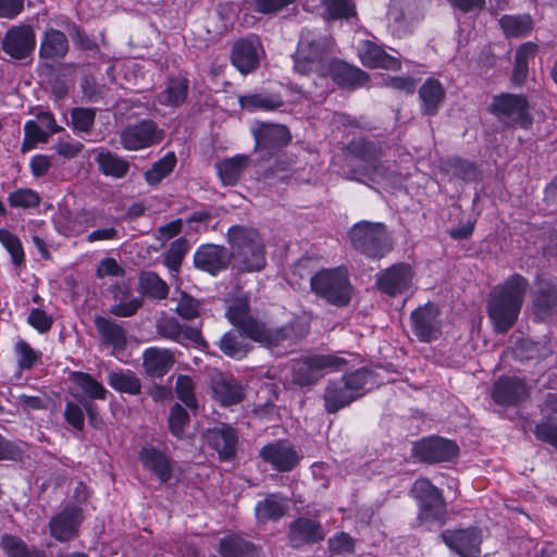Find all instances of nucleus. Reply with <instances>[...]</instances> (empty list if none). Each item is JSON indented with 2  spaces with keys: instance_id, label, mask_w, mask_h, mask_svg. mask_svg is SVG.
<instances>
[{
  "instance_id": "52",
  "label": "nucleus",
  "mask_w": 557,
  "mask_h": 557,
  "mask_svg": "<svg viewBox=\"0 0 557 557\" xmlns=\"http://www.w3.org/2000/svg\"><path fill=\"white\" fill-rule=\"evenodd\" d=\"M250 546L237 535L231 534L222 539L220 553L223 557H242L248 553Z\"/></svg>"
},
{
  "instance_id": "36",
  "label": "nucleus",
  "mask_w": 557,
  "mask_h": 557,
  "mask_svg": "<svg viewBox=\"0 0 557 557\" xmlns=\"http://www.w3.org/2000/svg\"><path fill=\"white\" fill-rule=\"evenodd\" d=\"M507 38H518L529 35L534 26L530 14L504 15L498 21Z\"/></svg>"
},
{
  "instance_id": "30",
  "label": "nucleus",
  "mask_w": 557,
  "mask_h": 557,
  "mask_svg": "<svg viewBox=\"0 0 557 557\" xmlns=\"http://www.w3.org/2000/svg\"><path fill=\"white\" fill-rule=\"evenodd\" d=\"M539 52V45L533 41L521 44L515 53V63L511 73V82L517 86L525 83L529 75V61Z\"/></svg>"
},
{
  "instance_id": "53",
  "label": "nucleus",
  "mask_w": 557,
  "mask_h": 557,
  "mask_svg": "<svg viewBox=\"0 0 557 557\" xmlns=\"http://www.w3.org/2000/svg\"><path fill=\"white\" fill-rule=\"evenodd\" d=\"M0 243L11 255L12 261L16 265L24 262V251L20 238L9 232L8 230L0 228Z\"/></svg>"
},
{
  "instance_id": "3",
  "label": "nucleus",
  "mask_w": 557,
  "mask_h": 557,
  "mask_svg": "<svg viewBox=\"0 0 557 557\" xmlns=\"http://www.w3.org/2000/svg\"><path fill=\"white\" fill-rule=\"evenodd\" d=\"M226 315L230 322L246 336L267 347L290 346L309 333L307 317H297L281 327H265L264 324L249 315L248 305L242 300L230 306Z\"/></svg>"
},
{
  "instance_id": "26",
  "label": "nucleus",
  "mask_w": 557,
  "mask_h": 557,
  "mask_svg": "<svg viewBox=\"0 0 557 557\" xmlns=\"http://www.w3.org/2000/svg\"><path fill=\"white\" fill-rule=\"evenodd\" d=\"M446 96L442 83L435 78H428L419 89L421 111L426 115H435L438 112Z\"/></svg>"
},
{
  "instance_id": "59",
  "label": "nucleus",
  "mask_w": 557,
  "mask_h": 557,
  "mask_svg": "<svg viewBox=\"0 0 557 557\" xmlns=\"http://www.w3.org/2000/svg\"><path fill=\"white\" fill-rule=\"evenodd\" d=\"M95 120V111L91 109L76 108L72 111V124L78 132H88Z\"/></svg>"
},
{
  "instance_id": "38",
  "label": "nucleus",
  "mask_w": 557,
  "mask_h": 557,
  "mask_svg": "<svg viewBox=\"0 0 557 557\" xmlns=\"http://www.w3.org/2000/svg\"><path fill=\"white\" fill-rule=\"evenodd\" d=\"M290 537L295 545L304 542H318L324 537L321 525L307 518H300L290 527Z\"/></svg>"
},
{
  "instance_id": "44",
  "label": "nucleus",
  "mask_w": 557,
  "mask_h": 557,
  "mask_svg": "<svg viewBox=\"0 0 557 557\" xmlns=\"http://www.w3.org/2000/svg\"><path fill=\"white\" fill-rule=\"evenodd\" d=\"M238 101L242 109L250 112L258 110H275L283 104L281 97L274 94H252L240 96Z\"/></svg>"
},
{
  "instance_id": "41",
  "label": "nucleus",
  "mask_w": 557,
  "mask_h": 557,
  "mask_svg": "<svg viewBox=\"0 0 557 557\" xmlns=\"http://www.w3.org/2000/svg\"><path fill=\"white\" fill-rule=\"evenodd\" d=\"M215 398L224 406L239 403L243 397L242 386L232 377H220L213 382Z\"/></svg>"
},
{
  "instance_id": "43",
  "label": "nucleus",
  "mask_w": 557,
  "mask_h": 557,
  "mask_svg": "<svg viewBox=\"0 0 557 557\" xmlns=\"http://www.w3.org/2000/svg\"><path fill=\"white\" fill-rule=\"evenodd\" d=\"M246 337L240 330L230 331L221 337L220 349L231 358L243 359L250 348Z\"/></svg>"
},
{
  "instance_id": "8",
  "label": "nucleus",
  "mask_w": 557,
  "mask_h": 557,
  "mask_svg": "<svg viewBox=\"0 0 557 557\" xmlns=\"http://www.w3.org/2000/svg\"><path fill=\"white\" fill-rule=\"evenodd\" d=\"M347 361L338 355H312L293 364V381L305 386L317 382L323 375L345 369Z\"/></svg>"
},
{
  "instance_id": "62",
  "label": "nucleus",
  "mask_w": 557,
  "mask_h": 557,
  "mask_svg": "<svg viewBox=\"0 0 557 557\" xmlns=\"http://www.w3.org/2000/svg\"><path fill=\"white\" fill-rule=\"evenodd\" d=\"M23 444H17L5 440L0 434V460H20L23 456Z\"/></svg>"
},
{
  "instance_id": "14",
  "label": "nucleus",
  "mask_w": 557,
  "mask_h": 557,
  "mask_svg": "<svg viewBox=\"0 0 557 557\" xmlns=\"http://www.w3.org/2000/svg\"><path fill=\"white\" fill-rule=\"evenodd\" d=\"M442 539L460 557H478L481 553L482 532L475 527L446 530L442 533Z\"/></svg>"
},
{
  "instance_id": "34",
  "label": "nucleus",
  "mask_w": 557,
  "mask_h": 557,
  "mask_svg": "<svg viewBox=\"0 0 557 557\" xmlns=\"http://www.w3.org/2000/svg\"><path fill=\"white\" fill-rule=\"evenodd\" d=\"M354 394L348 389L344 380L330 383L324 393L325 408L329 412H336L354 401Z\"/></svg>"
},
{
  "instance_id": "22",
  "label": "nucleus",
  "mask_w": 557,
  "mask_h": 557,
  "mask_svg": "<svg viewBox=\"0 0 557 557\" xmlns=\"http://www.w3.org/2000/svg\"><path fill=\"white\" fill-rule=\"evenodd\" d=\"M357 51L361 63L368 67H381L386 70L400 69V61L387 54L381 47L369 40H360Z\"/></svg>"
},
{
  "instance_id": "63",
  "label": "nucleus",
  "mask_w": 557,
  "mask_h": 557,
  "mask_svg": "<svg viewBox=\"0 0 557 557\" xmlns=\"http://www.w3.org/2000/svg\"><path fill=\"white\" fill-rule=\"evenodd\" d=\"M27 321L40 333L49 331L53 324V319L40 309H33L27 318Z\"/></svg>"
},
{
  "instance_id": "40",
  "label": "nucleus",
  "mask_w": 557,
  "mask_h": 557,
  "mask_svg": "<svg viewBox=\"0 0 557 557\" xmlns=\"http://www.w3.org/2000/svg\"><path fill=\"white\" fill-rule=\"evenodd\" d=\"M108 384L120 393L138 395L141 391L140 380L131 370H114L108 374Z\"/></svg>"
},
{
  "instance_id": "15",
  "label": "nucleus",
  "mask_w": 557,
  "mask_h": 557,
  "mask_svg": "<svg viewBox=\"0 0 557 557\" xmlns=\"http://www.w3.org/2000/svg\"><path fill=\"white\" fill-rule=\"evenodd\" d=\"M413 277L409 264L397 263L377 274L376 285L382 293L389 296L401 295L411 288Z\"/></svg>"
},
{
  "instance_id": "47",
  "label": "nucleus",
  "mask_w": 557,
  "mask_h": 557,
  "mask_svg": "<svg viewBox=\"0 0 557 557\" xmlns=\"http://www.w3.org/2000/svg\"><path fill=\"white\" fill-rule=\"evenodd\" d=\"M188 251V244L185 238L174 240L164 255L163 263L170 270L171 275L175 278L180 272L181 264Z\"/></svg>"
},
{
  "instance_id": "10",
  "label": "nucleus",
  "mask_w": 557,
  "mask_h": 557,
  "mask_svg": "<svg viewBox=\"0 0 557 557\" xmlns=\"http://www.w3.org/2000/svg\"><path fill=\"white\" fill-rule=\"evenodd\" d=\"M412 494L420 505V520L442 524L445 516V503L438 488L428 479L421 478L414 482Z\"/></svg>"
},
{
  "instance_id": "17",
  "label": "nucleus",
  "mask_w": 557,
  "mask_h": 557,
  "mask_svg": "<svg viewBox=\"0 0 557 557\" xmlns=\"http://www.w3.org/2000/svg\"><path fill=\"white\" fill-rule=\"evenodd\" d=\"M260 456L273 469L281 472L293 470L300 459L296 449L289 443L283 441L265 445L260 450Z\"/></svg>"
},
{
  "instance_id": "60",
  "label": "nucleus",
  "mask_w": 557,
  "mask_h": 557,
  "mask_svg": "<svg viewBox=\"0 0 557 557\" xmlns=\"http://www.w3.org/2000/svg\"><path fill=\"white\" fill-rule=\"evenodd\" d=\"M64 417L66 422L76 430H83L85 424L84 407L82 403L67 401L65 405Z\"/></svg>"
},
{
  "instance_id": "2",
  "label": "nucleus",
  "mask_w": 557,
  "mask_h": 557,
  "mask_svg": "<svg viewBox=\"0 0 557 557\" xmlns=\"http://www.w3.org/2000/svg\"><path fill=\"white\" fill-rule=\"evenodd\" d=\"M341 174L350 180L376 185V188H395L401 183V174L394 163L381 160L377 147L362 138L349 143L343 156Z\"/></svg>"
},
{
  "instance_id": "27",
  "label": "nucleus",
  "mask_w": 557,
  "mask_h": 557,
  "mask_svg": "<svg viewBox=\"0 0 557 557\" xmlns=\"http://www.w3.org/2000/svg\"><path fill=\"white\" fill-rule=\"evenodd\" d=\"M95 326L103 344L112 347L113 351L123 350L126 346V332L123 326L111 319L95 318Z\"/></svg>"
},
{
  "instance_id": "16",
  "label": "nucleus",
  "mask_w": 557,
  "mask_h": 557,
  "mask_svg": "<svg viewBox=\"0 0 557 557\" xmlns=\"http://www.w3.org/2000/svg\"><path fill=\"white\" fill-rule=\"evenodd\" d=\"M264 51L260 40L257 37H250L238 40L232 49V64L242 73L253 72L260 63Z\"/></svg>"
},
{
  "instance_id": "51",
  "label": "nucleus",
  "mask_w": 557,
  "mask_h": 557,
  "mask_svg": "<svg viewBox=\"0 0 557 557\" xmlns=\"http://www.w3.org/2000/svg\"><path fill=\"white\" fill-rule=\"evenodd\" d=\"M14 350L16 354L18 367L22 370L32 369L36 363L39 362L41 358V352L32 348L24 341H18L14 346Z\"/></svg>"
},
{
  "instance_id": "50",
  "label": "nucleus",
  "mask_w": 557,
  "mask_h": 557,
  "mask_svg": "<svg viewBox=\"0 0 557 557\" xmlns=\"http://www.w3.org/2000/svg\"><path fill=\"white\" fill-rule=\"evenodd\" d=\"M40 196L30 188H20L9 194L8 201L13 208L33 209L39 206Z\"/></svg>"
},
{
  "instance_id": "28",
  "label": "nucleus",
  "mask_w": 557,
  "mask_h": 557,
  "mask_svg": "<svg viewBox=\"0 0 557 557\" xmlns=\"http://www.w3.org/2000/svg\"><path fill=\"white\" fill-rule=\"evenodd\" d=\"M174 357L168 349L150 347L144 352V368L152 377H161L173 367Z\"/></svg>"
},
{
  "instance_id": "24",
  "label": "nucleus",
  "mask_w": 557,
  "mask_h": 557,
  "mask_svg": "<svg viewBox=\"0 0 557 557\" xmlns=\"http://www.w3.org/2000/svg\"><path fill=\"white\" fill-rule=\"evenodd\" d=\"M528 396L527 384L517 377H502L494 385L493 398L502 405H517Z\"/></svg>"
},
{
  "instance_id": "4",
  "label": "nucleus",
  "mask_w": 557,
  "mask_h": 557,
  "mask_svg": "<svg viewBox=\"0 0 557 557\" xmlns=\"http://www.w3.org/2000/svg\"><path fill=\"white\" fill-rule=\"evenodd\" d=\"M528 286V280L515 273L495 287L490 304V319L497 333H506L517 322Z\"/></svg>"
},
{
  "instance_id": "31",
  "label": "nucleus",
  "mask_w": 557,
  "mask_h": 557,
  "mask_svg": "<svg viewBox=\"0 0 557 557\" xmlns=\"http://www.w3.org/2000/svg\"><path fill=\"white\" fill-rule=\"evenodd\" d=\"M249 158L237 154L215 163L218 175L225 186H233L239 180L243 171L248 166Z\"/></svg>"
},
{
  "instance_id": "33",
  "label": "nucleus",
  "mask_w": 557,
  "mask_h": 557,
  "mask_svg": "<svg viewBox=\"0 0 557 557\" xmlns=\"http://www.w3.org/2000/svg\"><path fill=\"white\" fill-rule=\"evenodd\" d=\"M67 50V38L62 32L57 29H49L45 33L39 49L41 58L52 60L63 58Z\"/></svg>"
},
{
  "instance_id": "46",
  "label": "nucleus",
  "mask_w": 557,
  "mask_h": 557,
  "mask_svg": "<svg viewBox=\"0 0 557 557\" xmlns=\"http://www.w3.org/2000/svg\"><path fill=\"white\" fill-rule=\"evenodd\" d=\"M286 504L277 495H270L256 505V517L258 521L277 520L284 516Z\"/></svg>"
},
{
  "instance_id": "49",
  "label": "nucleus",
  "mask_w": 557,
  "mask_h": 557,
  "mask_svg": "<svg viewBox=\"0 0 557 557\" xmlns=\"http://www.w3.org/2000/svg\"><path fill=\"white\" fill-rule=\"evenodd\" d=\"M176 164V157L173 152L166 153L162 159L153 164V166L146 172V181L150 185H156L169 175Z\"/></svg>"
},
{
  "instance_id": "64",
  "label": "nucleus",
  "mask_w": 557,
  "mask_h": 557,
  "mask_svg": "<svg viewBox=\"0 0 557 557\" xmlns=\"http://www.w3.org/2000/svg\"><path fill=\"white\" fill-rule=\"evenodd\" d=\"M330 549L335 554H349L354 550V541L347 533L341 532L329 540Z\"/></svg>"
},
{
  "instance_id": "57",
  "label": "nucleus",
  "mask_w": 557,
  "mask_h": 557,
  "mask_svg": "<svg viewBox=\"0 0 557 557\" xmlns=\"http://www.w3.org/2000/svg\"><path fill=\"white\" fill-rule=\"evenodd\" d=\"M194 382L187 375H180L176 380V395L188 407H196V398L194 394Z\"/></svg>"
},
{
  "instance_id": "25",
  "label": "nucleus",
  "mask_w": 557,
  "mask_h": 557,
  "mask_svg": "<svg viewBox=\"0 0 557 557\" xmlns=\"http://www.w3.org/2000/svg\"><path fill=\"white\" fill-rule=\"evenodd\" d=\"M256 147L262 149H275L287 145L290 134L284 125L261 123L252 129Z\"/></svg>"
},
{
  "instance_id": "35",
  "label": "nucleus",
  "mask_w": 557,
  "mask_h": 557,
  "mask_svg": "<svg viewBox=\"0 0 557 557\" xmlns=\"http://www.w3.org/2000/svg\"><path fill=\"white\" fill-rule=\"evenodd\" d=\"M188 91V81L184 77L170 78L166 83L165 89L158 94L157 102L169 107L181 106Z\"/></svg>"
},
{
  "instance_id": "18",
  "label": "nucleus",
  "mask_w": 557,
  "mask_h": 557,
  "mask_svg": "<svg viewBox=\"0 0 557 557\" xmlns=\"http://www.w3.org/2000/svg\"><path fill=\"white\" fill-rule=\"evenodd\" d=\"M36 46V37L28 25L10 28L3 39V50L14 59H24L29 55Z\"/></svg>"
},
{
  "instance_id": "54",
  "label": "nucleus",
  "mask_w": 557,
  "mask_h": 557,
  "mask_svg": "<svg viewBox=\"0 0 557 557\" xmlns=\"http://www.w3.org/2000/svg\"><path fill=\"white\" fill-rule=\"evenodd\" d=\"M370 379L371 373L367 370H357L343 376L344 383L349 392H352L355 399L363 395Z\"/></svg>"
},
{
  "instance_id": "11",
  "label": "nucleus",
  "mask_w": 557,
  "mask_h": 557,
  "mask_svg": "<svg viewBox=\"0 0 557 557\" xmlns=\"http://www.w3.org/2000/svg\"><path fill=\"white\" fill-rule=\"evenodd\" d=\"M163 138V131L156 122L144 120L126 126L121 132V144L124 149L136 151L159 144Z\"/></svg>"
},
{
  "instance_id": "45",
  "label": "nucleus",
  "mask_w": 557,
  "mask_h": 557,
  "mask_svg": "<svg viewBox=\"0 0 557 557\" xmlns=\"http://www.w3.org/2000/svg\"><path fill=\"white\" fill-rule=\"evenodd\" d=\"M139 290L143 295L154 299H164L169 294V286L154 272H144L139 276Z\"/></svg>"
},
{
  "instance_id": "48",
  "label": "nucleus",
  "mask_w": 557,
  "mask_h": 557,
  "mask_svg": "<svg viewBox=\"0 0 557 557\" xmlns=\"http://www.w3.org/2000/svg\"><path fill=\"white\" fill-rule=\"evenodd\" d=\"M1 545L8 557H46L44 552L29 548L21 539L13 535H3Z\"/></svg>"
},
{
  "instance_id": "19",
  "label": "nucleus",
  "mask_w": 557,
  "mask_h": 557,
  "mask_svg": "<svg viewBox=\"0 0 557 557\" xmlns=\"http://www.w3.org/2000/svg\"><path fill=\"white\" fill-rule=\"evenodd\" d=\"M231 259V252L225 247L212 244L200 246L194 255L196 268L211 274L225 270Z\"/></svg>"
},
{
  "instance_id": "7",
  "label": "nucleus",
  "mask_w": 557,
  "mask_h": 557,
  "mask_svg": "<svg viewBox=\"0 0 557 557\" xmlns=\"http://www.w3.org/2000/svg\"><path fill=\"white\" fill-rule=\"evenodd\" d=\"M354 247L370 258H382L391 250V243L382 223L358 222L350 233Z\"/></svg>"
},
{
  "instance_id": "42",
  "label": "nucleus",
  "mask_w": 557,
  "mask_h": 557,
  "mask_svg": "<svg viewBox=\"0 0 557 557\" xmlns=\"http://www.w3.org/2000/svg\"><path fill=\"white\" fill-rule=\"evenodd\" d=\"M158 329L164 336L178 343L184 341L198 343L201 337L198 329L182 325L174 319L162 321L159 323Z\"/></svg>"
},
{
  "instance_id": "58",
  "label": "nucleus",
  "mask_w": 557,
  "mask_h": 557,
  "mask_svg": "<svg viewBox=\"0 0 557 557\" xmlns=\"http://www.w3.org/2000/svg\"><path fill=\"white\" fill-rule=\"evenodd\" d=\"M329 15L333 18L349 17L355 13L352 0H323Z\"/></svg>"
},
{
  "instance_id": "21",
  "label": "nucleus",
  "mask_w": 557,
  "mask_h": 557,
  "mask_svg": "<svg viewBox=\"0 0 557 557\" xmlns=\"http://www.w3.org/2000/svg\"><path fill=\"white\" fill-rule=\"evenodd\" d=\"M532 309L539 320H546L557 312V282H541L532 293Z\"/></svg>"
},
{
  "instance_id": "5",
  "label": "nucleus",
  "mask_w": 557,
  "mask_h": 557,
  "mask_svg": "<svg viewBox=\"0 0 557 557\" xmlns=\"http://www.w3.org/2000/svg\"><path fill=\"white\" fill-rule=\"evenodd\" d=\"M233 268L238 272H256L265 267V247L260 234L250 227L234 225L227 232Z\"/></svg>"
},
{
  "instance_id": "1",
  "label": "nucleus",
  "mask_w": 557,
  "mask_h": 557,
  "mask_svg": "<svg viewBox=\"0 0 557 557\" xmlns=\"http://www.w3.org/2000/svg\"><path fill=\"white\" fill-rule=\"evenodd\" d=\"M331 47L329 38L308 29L302 30L294 54L295 71L301 75L315 73L321 78L330 76L344 88L366 85L368 75L358 67L332 59Z\"/></svg>"
},
{
  "instance_id": "9",
  "label": "nucleus",
  "mask_w": 557,
  "mask_h": 557,
  "mask_svg": "<svg viewBox=\"0 0 557 557\" xmlns=\"http://www.w3.org/2000/svg\"><path fill=\"white\" fill-rule=\"evenodd\" d=\"M491 111L508 125L528 129L533 123L530 106L524 95L502 94L494 96Z\"/></svg>"
},
{
  "instance_id": "61",
  "label": "nucleus",
  "mask_w": 557,
  "mask_h": 557,
  "mask_svg": "<svg viewBox=\"0 0 557 557\" xmlns=\"http://www.w3.org/2000/svg\"><path fill=\"white\" fill-rule=\"evenodd\" d=\"M188 421L187 411L178 404L174 405L171 409L169 417V425L171 432L175 436H181L184 431V426Z\"/></svg>"
},
{
  "instance_id": "20",
  "label": "nucleus",
  "mask_w": 557,
  "mask_h": 557,
  "mask_svg": "<svg viewBox=\"0 0 557 557\" xmlns=\"http://www.w3.org/2000/svg\"><path fill=\"white\" fill-rule=\"evenodd\" d=\"M82 511L76 507H67L50 520V534L60 542H67L77 535L82 523Z\"/></svg>"
},
{
  "instance_id": "29",
  "label": "nucleus",
  "mask_w": 557,
  "mask_h": 557,
  "mask_svg": "<svg viewBox=\"0 0 557 557\" xmlns=\"http://www.w3.org/2000/svg\"><path fill=\"white\" fill-rule=\"evenodd\" d=\"M139 460L161 482H168L171 479L172 468L168 457L162 451L157 450L152 446H144L139 453Z\"/></svg>"
},
{
  "instance_id": "23",
  "label": "nucleus",
  "mask_w": 557,
  "mask_h": 557,
  "mask_svg": "<svg viewBox=\"0 0 557 557\" xmlns=\"http://www.w3.org/2000/svg\"><path fill=\"white\" fill-rule=\"evenodd\" d=\"M206 442L216 453L221 460H231L236 454L237 434L228 425H221L209 430L206 434Z\"/></svg>"
},
{
  "instance_id": "32",
  "label": "nucleus",
  "mask_w": 557,
  "mask_h": 557,
  "mask_svg": "<svg viewBox=\"0 0 557 557\" xmlns=\"http://www.w3.org/2000/svg\"><path fill=\"white\" fill-rule=\"evenodd\" d=\"M98 224V213L94 210H82L71 213L65 218L62 226V233L65 236H77L88 228L95 227Z\"/></svg>"
},
{
  "instance_id": "6",
  "label": "nucleus",
  "mask_w": 557,
  "mask_h": 557,
  "mask_svg": "<svg viewBox=\"0 0 557 557\" xmlns=\"http://www.w3.org/2000/svg\"><path fill=\"white\" fill-rule=\"evenodd\" d=\"M311 289L327 302L343 307L352 295L348 272L343 268L321 270L310 281Z\"/></svg>"
},
{
  "instance_id": "37",
  "label": "nucleus",
  "mask_w": 557,
  "mask_h": 557,
  "mask_svg": "<svg viewBox=\"0 0 557 557\" xmlns=\"http://www.w3.org/2000/svg\"><path fill=\"white\" fill-rule=\"evenodd\" d=\"M96 162L106 176L121 178L129 170V163L125 159L104 149L98 150Z\"/></svg>"
},
{
  "instance_id": "39",
  "label": "nucleus",
  "mask_w": 557,
  "mask_h": 557,
  "mask_svg": "<svg viewBox=\"0 0 557 557\" xmlns=\"http://www.w3.org/2000/svg\"><path fill=\"white\" fill-rule=\"evenodd\" d=\"M72 381L75 384V386L79 388L83 393V396H75L76 398H88V400H104L107 398V388L103 386L101 382L97 381L90 374L85 372H74L72 374Z\"/></svg>"
},
{
  "instance_id": "56",
  "label": "nucleus",
  "mask_w": 557,
  "mask_h": 557,
  "mask_svg": "<svg viewBox=\"0 0 557 557\" xmlns=\"http://www.w3.org/2000/svg\"><path fill=\"white\" fill-rule=\"evenodd\" d=\"M536 440L550 445L557 450V420H543L535 425Z\"/></svg>"
},
{
  "instance_id": "55",
  "label": "nucleus",
  "mask_w": 557,
  "mask_h": 557,
  "mask_svg": "<svg viewBox=\"0 0 557 557\" xmlns=\"http://www.w3.org/2000/svg\"><path fill=\"white\" fill-rule=\"evenodd\" d=\"M25 139L23 144V149H32L38 143H46L48 138L51 136L49 132H47L44 127H41L35 121L26 122L24 126Z\"/></svg>"
},
{
  "instance_id": "12",
  "label": "nucleus",
  "mask_w": 557,
  "mask_h": 557,
  "mask_svg": "<svg viewBox=\"0 0 557 557\" xmlns=\"http://www.w3.org/2000/svg\"><path fill=\"white\" fill-rule=\"evenodd\" d=\"M411 327L419 341L430 343L442 334L441 312L436 305L425 304L411 313Z\"/></svg>"
},
{
  "instance_id": "13",
  "label": "nucleus",
  "mask_w": 557,
  "mask_h": 557,
  "mask_svg": "<svg viewBox=\"0 0 557 557\" xmlns=\"http://www.w3.org/2000/svg\"><path fill=\"white\" fill-rule=\"evenodd\" d=\"M412 454L423 462H444L457 456L458 446L443 437H428L413 444Z\"/></svg>"
}]
</instances>
